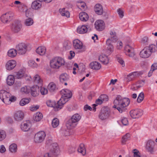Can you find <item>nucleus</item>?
Masks as SVG:
<instances>
[{
  "label": "nucleus",
  "mask_w": 157,
  "mask_h": 157,
  "mask_svg": "<svg viewBox=\"0 0 157 157\" xmlns=\"http://www.w3.org/2000/svg\"><path fill=\"white\" fill-rule=\"evenodd\" d=\"M126 54L130 57H133L135 55L134 48L129 45H126L124 48Z\"/></svg>",
  "instance_id": "obj_14"
},
{
  "label": "nucleus",
  "mask_w": 157,
  "mask_h": 157,
  "mask_svg": "<svg viewBox=\"0 0 157 157\" xmlns=\"http://www.w3.org/2000/svg\"><path fill=\"white\" fill-rule=\"evenodd\" d=\"M99 60L104 64H106L108 63L107 56L105 55H102L100 56L99 57Z\"/></svg>",
  "instance_id": "obj_31"
},
{
  "label": "nucleus",
  "mask_w": 157,
  "mask_h": 157,
  "mask_svg": "<svg viewBox=\"0 0 157 157\" xmlns=\"http://www.w3.org/2000/svg\"><path fill=\"white\" fill-rule=\"evenodd\" d=\"M131 74L134 79L135 78L139 77L142 75L143 74V72L141 71H136L131 73Z\"/></svg>",
  "instance_id": "obj_51"
},
{
  "label": "nucleus",
  "mask_w": 157,
  "mask_h": 157,
  "mask_svg": "<svg viewBox=\"0 0 157 157\" xmlns=\"http://www.w3.org/2000/svg\"><path fill=\"white\" fill-rule=\"evenodd\" d=\"M48 90L51 92H54L57 89L56 84L53 82L50 83L48 86Z\"/></svg>",
  "instance_id": "obj_37"
},
{
  "label": "nucleus",
  "mask_w": 157,
  "mask_h": 157,
  "mask_svg": "<svg viewBox=\"0 0 157 157\" xmlns=\"http://www.w3.org/2000/svg\"><path fill=\"white\" fill-rule=\"evenodd\" d=\"M145 82V80H140L138 81L136 84L137 89L143 86L144 85Z\"/></svg>",
  "instance_id": "obj_45"
},
{
  "label": "nucleus",
  "mask_w": 157,
  "mask_h": 157,
  "mask_svg": "<svg viewBox=\"0 0 157 157\" xmlns=\"http://www.w3.org/2000/svg\"><path fill=\"white\" fill-rule=\"evenodd\" d=\"M25 15L27 17H31L33 16V13L31 10H27L25 12Z\"/></svg>",
  "instance_id": "obj_59"
},
{
  "label": "nucleus",
  "mask_w": 157,
  "mask_h": 157,
  "mask_svg": "<svg viewBox=\"0 0 157 157\" xmlns=\"http://www.w3.org/2000/svg\"><path fill=\"white\" fill-rule=\"evenodd\" d=\"M21 92L24 93L28 94L30 91V87L29 86H27L22 87L21 89Z\"/></svg>",
  "instance_id": "obj_50"
},
{
  "label": "nucleus",
  "mask_w": 157,
  "mask_h": 157,
  "mask_svg": "<svg viewBox=\"0 0 157 157\" xmlns=\"http://www.w3.org/2000/svg\"><path fill=\"white\" fill-rule=\"evenodd\" d=\"M59 124V120L57 118H54L52 121V125L53 128L57 127Z\"/></svg>",
  "instance_id": "obj_46"
},
{
  "label": "nucleus",
  "mask_w": 157,
  "mask_h": 157,
  "mask_svg": "<svg viewBox=\"0 0 157 157\" xmlns=\"http://www.w3.org/2000/svg\"><path fill=\"white\" fill-rule=\"evenodd\" d=\"M144 94L143 92L140 93L137 98V102L138 103L141 102L144 99Z\"/></svg>",
  "instance_id": "obj_53"
},
{
  "label": "nucleus",
  "mask_w": 157,
  "mask_h": 157,
  "mask_svg": "<svg viewBox=\"0 0 157 157\" xmlns=\"http://www.w3.org/2000/svg\"><path fill=\"white\" fill-rule=\"evenodd\" d=\"M24 116L23 113L21 111H18L14 113V118L16 121H20L23 119Z\"/></svg>",
  "instance_id": "obj_20"
},
{
  "label": "nucleus",
  "mask_w": 157,
  "mask_h": 157,
  "mask_svg": "<svg viewBox=\"0 0 157 157\" xmlns=\"http://www.w3.org/2000/svg\"><path fill=\"white\" fill-rule=\"evenodd\" d=\"M33 23V20L31 17L26 19L25 21V25L27 26L32 25Z\"/></svg>",
  "instance_id": "obj_44"
},
{
  "label": "nucleus",
  "mask_w": 157,
  "mask_h": 157,
  "mask_svg": "<svg viewBox=\"0 0 157 157\" xmlns=\"http://www.w3.org/2000/svg\"><path fill=\"white\" fill-rule=\"evenodd\" d=\"M90 68L94 70H98L100 69L101 67L100 64L97 62H93L90 64Z\"/></svg>",
  "instance_id": "obj_24"
},
{
  "label": "nucleus",
  "mask_w": 157,
  "mask_h": 157,
  "mask_svg": "<svg viewBox=\"0 0 157 157\" xmlns=\"http://www.w3.org/2000/svg\"><path fill=\"white\" fill-rule=\"evenodd\" d=\"M117 48L118 49H121L122 48L123 44L121 41H118L117 43Z\"/></svg>",
  "instance_id": "obj_63"
},
{
  "label": "nucleus",
  "mask_w": 157,
  "mask_h": 157,
  "mask_svg": "<svg viewBox=\"0 0 157 157\" xmlns=\"http://www.w3.org/2000/svg\"><path fill=\"white\" fill-rule=\"evenodd\" d=\"M140 42L141 44L144 45H148L149 43L148 37L146 36L144 37L141 39Z\"/></svg>",
  "instance_id": "obj_41"
},
{
  "label": "nucleus",
  "mask_w": 157,
  "mask_h": 157,
  "mask_svg": "<svg viewBox=\"0 0 157 157\" xmlns=\"http://www.w3.org/2000/svg\"><path fill=\"white\" fill-rule=\"evenodd\" d=\"M16 65V61L14 60H10L7 62L6 64V69L8 70H11L13 69Z\"/></svg>",
  "instance_id": "obj_19"
},
{
  "label": "nucleus",
  "mask_w": 157,
  "mask_h": 157,
  "mask_svg": "<svg viewBox=\"0 0 157 157\" xmlns=\"http://www.w3.org/2000/svg\"><path fill=\"white\" fill-rule=\"evenodd\" d=\"M59 12L61 15L67 17H69L70 13L67 10H66L65 8L61 9L59 10Z\"/></svg>",
  "instance_id": "obj_34"
},
{
  "label": "nucleus",
  "mask_w": 157,
  "mask_h": 157,
  "mask_svg": "<svg viewBox=\"0 0 157 157\" xmlns=\"http://www.w3.org/2000/svg\"><path fill=\"white\" fill-rule=\"evenodd\" d=\"M134 157H140V153L138 150L135 149L133 150Z\"/></svg>",
  "instance_id": "obj_60"
},
{
  "label": "nucleus",
  "mask_w": 157,
  "mask_h": 157,
  "mask_svg": "<svg viewBox=\"0 0 157 157\" xmlns=\"http://www.w3.org/2000/svg\"><path fill=\"white\" fill-rule=\"evenodd\" d=\"M130 136V134L129 133L126 134L124 136L122 137V138L121 142L123 144H125V142L127 140Z\"/></svg>",
  "instance_id": "obj_47"
},
{
  "label": "nucleus",
  "mask_w": 157,
  "mask_h": 157,
  "mask_svg": "<svg viewBox=\"0 0 157 157\" xmlns=\"http://www.w3.org/2000/svg\"><path fill=\"white\" fill-rule=\"evenodd\" d=\"M29 102V100L27 98L22 99L20 101V105L21 106H24L28 103Z\"/></svg>",
  "instance_id": "obj_52"
},
{
  "label": "nucleus",
  "mask_w": 157,
  "mask_h": 157,
  "mask_svg": "<svg viewBox=\"0 0 157 157\" xmlns=\"http://www.w3.org/2000/svg\"><path fill=\"white\" fill-rule=\"evenodd\" d=\"M31 127V124L29 122L22 123L21 128L23 131L27 132L29 131Z\"/></svg>",
  "instance_id": "obj_25"
},
{
  "label": "nucleus",
  "mask_w": 157,
  "mask_h": 157,
  "mask_svg": "<svg viewBox=\"0 0 157 157\" xmlns=\"http://www.w3.org/2000/svg\"><path fill=\"white\" fill-rule=\"evenodd\" d=\"M45 136L46 134L44 132H39L35 135L34 140L36 143H41L44 141Z\"/></svg>",
  "instance_id": "obj_9"
},
{
  "label": "nucleus",
  "mask_w": 157,
  "mask_h": 157,
  "mask_svg": "<svg viewBox=\"0 0 157 157\" xmlns=\"http://www.w3.org/2000/svg\"><path fill=\"white\" fill-rule=\"evenodd\" d=\"M34 80L35 83L38 84L40 86L42 85V81L38 75H35L34 77Z\"/></svg>",
  "instance_id": "obj_39"
},
{
  "label": "nucleus",
  "mask_w": 157,
  "mask_h": 157,
  "mask_svg": "<svg viewBox=\"0 0 157 157\" xmlns=\"http://www.w3.org/2000/svg\"><path fill=\"white\" fill-rule=\"evenodd\" d=\"M96 103V104H94L93 105V110L95 112L96 110V107L97 105H101V104L103 102L102 100L100 98V97L98 98L95 101Z\"/></svg>",
  "instance_id": "obj_43"
},
{
  "label": "nucleus",
  "mask_w": 157,
  "mask_h": 157,
  "mask_svg": "<svg viewBox=\"0 0 157 157\" xmlns=\"http://www.w3.org/2000/svg\"><path fill=\"white\" fill-rule=\"evenodd\" d=\"M27 45L24 43H19L16 46V49L17 53L20 55L25 53L27 50Z\"/></svg>",
  "instance_id": "obj_6"
},
{
  "label": "nucleus",
  "mask_w": 157,
  "mask_h": 157,
  "mask_svg": "<svg viewBox=\"0 0 157 157\" xmlns=\"http://www.w3.org/2000/svg\"><path fill=\"white\" fill-rule=\"evenodd\" d=\"M46 49L43 46L38 47L36 50V52L39 55L43 56L45 54Z\"/></svg>",
  "instance_id": "obj_28"
},
{
  "label": "nucleus",
  "mask_w": 157,
  "mask_h": 157,
  "mask_svg": "<svg viewBox=\"0 0 157 157\" xmlns=\"http://www.w3.org/2000/svg\"><path fill=\"white\" fill-rule=\"evenodd\" d=\"M41 94L43 95L46 94L48 93V90L44 87L41 88L40 89Z\"/></svg>",
  "instance_id": "obj_62"
},
{
  "label": "nucleus",
  "mask_w": 157,
  "mask_h": 157,
  "mask_svg": "<svg viewBox=\"0 0 157 157\" xmlns=\"http://www.w3.org/2000/svg\"><path fill=\"white\" fill-rule=\"evenodd\" d=\"M14 77L12 75H10L8 76L6 79L7 84L9 86L12 85L14 82Z\"/></svg>",
  "instance_id": "obj_30"
},
{
  "label": "nucleus",
  "mask_w": 157,
  "mask_h": 157,
  "mask_svg": "<svg viewBox=\"0 0 157 157\" xmlns=\"http://www.w3.org/2000/svg\"><path fill=\"white\" fill-rule=\"evenodd\" d=\"M90 28L88 25H83L81 27H78L77 29V32L79 33L82 34L86 33L87 31L90 30Z\"/></svg>",
  "instance_id": "obj_18"
},
{
  "label": "nucleus",
  "mask_w": 157,
  "mask_h": 157,
  "mask_svg": "<svg viewBox=\"0 0 157 157\" xmlns=\"http://www.w3.org/2000/svg\"><path fill=\"white\" fill-rule=\"evenodd\" d=\"M94 11L95 13L99 15H101L103 12L101 5L99 4H96L94 6Z\"/></svg>",
  "instance_id": "obj_23"
},
{
  "label": "nucleus",
  "mask_w": 157,
  "mask_h": 157,
  "mask_svg": "<svg viewBox=\"0 0 157 157\" xmlns=\"http://www.w3.org/2000/svg\"><path fill=\"white\" fill-rule=\"evenodd\" d=\"M59 78L60 81L62 83L67 80L69 78L68 75L66 73H64L61 75Z\"/></svg>",
  "instance_id": "obj_38"
},
{
  "label": "nucleus",
  "mask_w": 157,
  "mask_h": 157,
  "mask_svg": "<svg viewBox=\"0 0 157 157\" xmlns=\"http://www.w3.org/2000/svg\"><path fill=\"white\" fill-rule=\"evenodd\" d=\"M130 100L128 98H123L120 95L117 96L113 102V108L117 109L120 113H122L125 110V108L128 105Z\"/></svg>",
  "instance_id": "obj_1"
},
{
  "label": "nucleus",
  "mask_w": 157,
  "mask_h": 157,
  "mask_svg": "<svg viewBox=\"0 0 157 157\" xmlns=\"http://www.w3.org/2000/svg\"><path fill=\"white\" fill-rule=\"evenodd\" d=\"M79 18L82 21H86L88 19L89 16L86 13L82 12L79 13Z\"/></svg>",
  "instance_id": "obj_27"
},
{
  "label": "nucleus",
  "mask_w": 157,
  "mask_h": 157,
  "mask_svg": "<svg viewBox=\"0 0 157 157\" xmlns=\"http://www.w3.org/2000/svg\"><path fill=\"white\" fill-rule=\"evenodd\" d=\"M134 79L132 77L131 73L129 74L125 78V79L127 82H129L132 80Z\"/></svg>",
  "instance_id": "obj_58"
},
{
  "label": "nucleus",
  "mask_w": 157,
  "mask_h": 157,
  "mask_svg": "<svg viewBox=\"0 0 157 157\" xmlns=\"http://www.w3.org/2000/svg\"><path fill=\"white\" fill-rule=\"evenodd\" d=\"M64 59L61 57H56L52 59L50 61V66L54 69H59L65 64Z\"/></svg>",
  "instance_id": "obj_4"
},
{
  "label": "nucleus",
  "mask_w": 157,
  "mask_h": 157,
  "mask_svg": "<svg viewBox=\"0 0 157 157\" xmlns=\"http://www.w3.org/2000/svg\"><path fill=\"white\" fill-rule=\"evenodd\" d=\"M117 40L116 32L114 31H111L109 32V43H115Z\"/></svg>",
  "instance_id": "obj_17"
},
{
  "label": "nucleus",
  "mask_w": 157,
  "mask_h": 157,
  "mask_svg": "<svg viewBox=\"0 0 157 157\" xmlns=\"http://www.w3.org/2000/svg\"><path fill=\"white\" fill-rule=\"evenodd\" d=\"M9 16V15L6 13L3 14L1 17V21L4 23H6L10 20Z\"/></svg>",
  "instance_id": "obj_32"
},
{
  "label": "nucleus",
  "mask_w": 157,
  "mask_h": 157,
  "mask_svg": "<svg viewBox=\"0 0 157 157\" xmlns=\"http://www.w3.org/2000/svg\"><path fill=\"white\" fill-rule=\"evenodd\" d=\"M14 76L17 79L25 78L26 80L29 79V77L25 73V69H20L16 73V74Z\"/></svg>",
  "instance_id": "obj_11"
},
{
  "label": "nucleus",
  "mask_w": 157,
  "mask_h": 157,
  "mask_svg": "<svg viewBox=\"0 0 157 157\" xmlns=\"http://www.w3.org/2000/svg\"><path fill=\"white\" fill-rule=\"evenodd\" d=\"M94 25L96 29L99 31H102L105 27V23L101 20H98L96 21Z\"/></svg>",
  "instance_id": "obj_16"
},
{
  "label": "nucleus",
  "mask_w": 157,
  "mask_h": 157,
  "mask_svg": "<svg viewBox=\"0 0 157 157\" xmlns=\"http://www.w3.org/2000/svg\"><path fill=\"white\" fill-rule=\"evenodd\" d=\"M48 106L54 108L56 111H57L61 109L63 107L62 104H59L58 101L56 104L54 101L48 100L46 102Z\"/></svg>",
  "instance_id": "obj_10"
},
{
  "label": "nucleus",
  "mask_w": 157,
  "mask_h": 157,
  "mask_svg": "<svg viewBox=\"0 0 157 157\" xmlns=\"http://www.w3.org/2000/svg\"><path fill=\"white\" fill-rule=\"evenodd\" d=\"M73 45L75 49H81L83 48V44L78 40H75L73 41Z\"/></svg>",
  "instance_id": "obj_21"
},
{
  "label": "nucleus",
  "mask_w": 157,
  "mask_h": 157,
  "mask_svg": "<svg viewBox=\"0 0 157 157\" xmlns=\"http://www.w3.org/2000/svg\"><path fill=\"white\" fill-rule=\"evenodd\" d=\"M21 27L22 25L20 21H16L12 24L11 29L13 31L17 33L21 30Z\"/></svg>",
  "instance_id": "obj_12"
},
{
  "label": "nucleus",
  "mask_w": 157,
  "mask_h": 157,
  "mask_svg": "<svg viewBox=\"0 0 157 157\" xmlns=\"http://www.w3.org/2000/svg\"><path fill=\"white\" fill-rule=\"evenodd\" d=\"M81 116L78 113L75 114L72 116L71 119L76 123L81 119Z\"/></svg>",
  "instance_id": "obj_40"
},
{
  "label": "nucleus",
  "mask_w": 157,
  "mask_h": 157,
  "mask_svg": "<svg viewBox=\"0 0 157 157\" xmlns=\"http://www.w3.org/2000/svg\"><path fill=\"white\" fill-rule=\"evenodd\" d=\"M157 50L156 46L153 44L149 45V46L145 47L140 52V57L146 58L151 56L152 53L156 52Z\"/></svg>",
  "instance_id": "obj_2"
},
{
  "label": "nucleus",
  "mask_w": 157,
  "mask_h": 157,
  "mask_svg": "<svg viewBox=\"0 0 157 157\" xmlns=\"http://www.w3.org/2000/svg\"><path fill=\"white\" fill-rule=\"evenodd\" d=\"M154 142L151 140H148L147 143L146 148L148 151L151 154H153L154 153Z\"/></svg>",
  "instance_id": "obj_15"
},
{
  "label": "nucleus",
  "mask_w": 157,
  "mask_h": 157,
  "mask_svg": "<svg viewBox=\"0 0 157 157\" xmlns=\"http://www.w3.org/2000/svg\"><path fill=\"white\" fill-rule=\"evenodd\" d=\"M30 90L32 95L33 97H36L39 94L40 89L38 86H36L30 88Z\"/></svg>",
  "instance_id": "obj_22"
},
{
  "label": "nucleus",
  "mask_w": 157,
  "mask_h": 157,
  "mask_svg": "<svg viewBox=\"0 0 157 157\" xmlns=\"http://www.w3.org/2000/svg\"><path fill=\"white\" fill-rule=\"evenodd\" d=\"M121 122L122 124L124 125H127L128 124V121L125 117H124L121 120Z\"/></svg>",
  "instance_id": "obj_61"
},
{
  "label": "nucleus",
  "mask_w": 157,
  "mask_h": 157,
  "mask_svg": "<svg viewBox=\"0 0 157 157\" xmlns=\"http://www.w3.org/2000/svg\"><path fill=\"white\" fill-rule=\"evenodd\" d=\"M76 125L77 124L72 121L71 118L67 121L66 124V126L69 129H71L75 127Z\"/></svg>",
  "instance_id": "obj_26"
},
{
  "label": "nucleus",
  "mask_w": 157,
  "mask_h": 157,
  "mask_svg": "<svg viewBox=\"0 0 157 157\" xmlns=\"http://www.w3.org/2000/svg\"><path fill=\"white\" fill-rule=\"evenodd\" d=\"M117 58L118 62L120 63L123 67L124 66V62L122 59L120 57H117Z\"/></svg>",
  "instance_id": "obj_64"
},
{
  "label": "nucleus",
  "mask_w": 157,
  "mask_h": 157,
  "mask_svg": "<svg viewBox=\"0 0 157 157\" xmlns=\"http://www.w3.org/2000/svg\"><path fill=\"white\" fill-rule=\"evenodd\" d=\"M6 132L2 130H0V141H2L4 140L6 137Z\"/></svg>",
  "instance_id": "obj_49"
},
{
  "label": "nucleus",
  "mask_w": 157,
  "mask_h": 157,
  "mask_svg": "<svg viewBox=\"0 0 157 157\" xmlns=\"http://www.w3.org/2000/svg\"><path fill=\"white\" fill-rule=\"evenodd\" d=\"M41 7V4L37 1H34L31 5V7L33 9L37 10Z\"/></svg>",
  "instance_id": "obj_33"
},
{
  "label": "nucleus",
  "mask_w": 157,
  "mask_h": 157,
  "mask_svg": "<svg viewBox=\"0 0 157 157\" xmlns=\"http://www.w3.org/2000/svg\"><path fill=\"white\" fill-rule=\"evenodd\" d=\"M11 94L4 90L0 91V98L2 101L6 104H8V101Z\"/></svg>",
  "instance_id": "obj_7"
},
{
  "label": "nucleus",
  "mask_w": 157,
  "mask_h": 157,
  "mask_svg": "<svg viewBox=\"0 0 157 157\" xmlns=\"http://www.w3.org/2000/svg\"><path fill=\"white\" fill-rule=\"evenodd\" d=\"M50 152L45 154L44 157H55L58 155L59 151L57 144L53 143Z\"/></svg>",
  "instance_id": "obj_5"
},
{
  "label": "nucleus",
  "mask_w": 157,
  "mask_h": 157,
  "mask_svg": "<svg viewBox=\"0 0 157 157\" xmlns=\"http://www.w3.org/2000/svg\"><path fill=\"white\" fill-rule=\"evenodd\" d=\"M43 115L40 112H37L34 115V120L36 121H40L43 118Z\"/></svg>",
  "instance_id": "obj_35"
},
{
  "label": "nucleus",
  "mask_w": 157,
  "mask_h": 157,
  "mask_svg": "<svg viewBox=\"0 0 157 157\" xmlns=\"http://www.w3.org/2000/svg\"><path fill=\"white\" fill-rule=\"evenodd\" d=\"M78 152L81 153L83 155L86 154V150L84 145L83 144H81L77 150Z\"/></svg>",
  "instance_id": "obj_29"
},
{
  "label": "nucleus",
  "mask_w": 157,
  "mask_h": 157,
  "mask_svg": "<svg viewBox=\"0 0 157 157\" xmlns=\"http://www.w3.org/2000/svg\"><path fill=\"white\" fill-rule=\"evenodd\" d=\"M99 97L102 100L103 102H105L108 101V96L106 94H102Z\"/></svg>",
  "instance_id": "obj_57"
},
{
  "label": "nucleus",
  "mask_w": 157,
  "mask_h": 157,
  "mask_svg": "<svg viewBox=\"0 0 157 157\" xmlns=\"http://www.w3.org/2000/svg\"><path fill=\"white\" fill-rule=\"evenodd\" d=\"M9 149L11 152H15L17 150V145L15 144H12L10 146Z\"/></svg>",
  "instance_id": "obj_42"
},
{
  "label": "nucleus",
  "mask_w": 157,
  "mask_h": 157,
  "mask_svg": "<svg viewBox=\"0 0 157 157\" xmlns=\"http://www.w3.org/2000/svg\"><path fill=\"white\" fill-rule=\"evenodd\" d=\"M29 66L33 67H36L37 66V64L35 61L33 60H30L28 62Z\"/></svg>",
  "instance_id": "obj_55"
},
{
  "label": "nucleus",
  "mask_w": 157,
  "mask_h": 157,
  "mask_svg": "<svg viewBox=\"0 0 157 157\" xmlns=\"http://www.w3.org/2000/svg\"><path fill=\"white\" fill-rule=\"evenodd\" d=\"M60 93L62 95V97L58 101V103L62 104L63 106L68 101V99L71 97L72 94L71 91L67 89L62 90L60 91Z\"/></svg>",
  "instance_id": "obj_3"
},
{
  "label": "nucleus",
  "mask_w": 157,
  "mask_h": 157,
  "mask_svg": "<svg viewBox=\"0 0 157 157\" xmlns=\"http://www.w3.org/2000/svg\"><path fill=\"white\" fill-rule=\"evenodd\" d=\"M17 52L16 49H11L9 50L8 52V56L11 57H14L16 56Z\"/></svg>",
  "instance_id": "obj_36"
},
{
  "label": "nucleus",
  "mask_w": 157,
  "mask_h": 157,
  "mask_svg": "<svg viewBox=\"0 0 157 157\" xmlns=\"http://www.w3.org/2000/svg\"><path fill=\"white\" fill-rule=\"evenodd\" d=\"M113 44L110 42L109 43V55L112 54L114 51V49Z\"/></svg>",
  "instance_id": "obj_48"
},
{
  "label": "nucleus",
  "mask_w": 157,
  "mask_h": 157,
  "mask_svg": "<svg viewBox=\"0 0 157 157\" xmlns=\"http://www.w3.org/2000/svg\"><path fill=\"white\" fill-rule=\"evenodd\" d=\"M99 118L101 120H104L108 118V108L103 107L99 115Z\"/></svg>",
  "instance_id": "obj_13"
},
{
  "label": "nucleus",
  "mask_w": 157,
  "mask_h": 157,
  "mask_svg": "<svg viewBox=\"0 0 157 157\" xmlns=\"http://www.w3.org/2000/svg\"><path fill=\"white\" fill-rule=\"evenodd\" d=\"M129 114L133 118H138L143 115V110L140 109H132L130 111Z\"/></svg>",
  "instance_id": "obj_8"
},
{
  "label": "nucleus",
  "mask_w": 157,
  "mask_h": 157,
  "mask_svg": "<svg viewBox=\"0 0 157 157\" xmlns=\"http://www.w3.org/2000/svg\"><path fill=\"white\" fill-rule=\"evenodd\" d=\"M117 11L120 18H123L124 16V12L123 10L121 8H118L117 10Z\"/></svg>",
  "instance_id": "obj_54"
},
{
  "label": "nucleus",
  "mask_w": 157,
  "mask_h": 157,
  "mask_svg": "<svg viewBox=\"0 0 157 157\" xmlns=\"http://www.w3.org/2000/svg\"><path fill=\"white\" fill-rule=\"evenodd\" d=\"M77 2L80 4V5H78V6H81L82 10H84L86 9V6L84 2L81 1H78Z\"/></svg>",
  "instance_id": "obj_56"
}]
</instances>
